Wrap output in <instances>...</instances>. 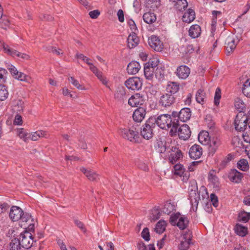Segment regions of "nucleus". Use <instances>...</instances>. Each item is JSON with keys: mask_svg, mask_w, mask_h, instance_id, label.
<instances>
[{"mask_svg": "<svg viewBox=\"0 0 250 250\" xmlns=\"http://www.w3.org/2000/svg\"><path fill=\"white\" fill-rule=\"evenodd\" d=\"M237 168L243 171H247L249 169L248 162L245 159L240 160L237 162Z\"/></svg>", "mask_w": 250, "mask_h": 250, "instance_id": "obj_37", "label": "nucleus"}, {"mask_svg": "<svg viewBox=\"0 0 250 250\" xmlns=\"http://www.w3.org/2000/svg\"><path fill=\"white\" fill-rule=\"evenodd\" d=\"M202 148L198 145H194L189 149V155L193 159H197L200 158L202 155Z\"/></svg>", "mask_w": 250, "mask_h": 250, "instance_id": "obj_15", "label": "nucleus"}, {"mask_svg": "<svg viewBox=\"0 0 250 250\" xmlns=\"http://www.w3.org/2000/svg\"><path fill=\"white\" fill-rule=\"evenodd\" d=\"M145 4L147 8L154 9L159 5L160 2L158 0H145Z\"/></svg>", "mask_w": 250, "mask_h": 250, "instance_id": "obj_46", "label": "nucleus"}, {"mask_svg": "<svg viewBox=\"0 0 250 250\" xmlns=\"http://www.w3.org/2000/svg\"><path fill=\"white\" fill-rule=\"evenodd\" d=\"M195 14L194 11L191 9H189L184 14L182 17V20L184 22L190 23L195 19Z\"/></svg>", "mask_w": 250, "mask_h": 250, "instance_id": "obj_29", "label": "nucleus"}, {"mask_svg": "<svg viewBox=\"0 0 250 250\" xmlns=\"http://www.w3.org/2000/svg\"><path fill=\"white\" fill-rule=\"evenodd\" d=\"M80 170L90 181H96L97 179H99L98 175L94 171L87 169L84 167L81 168Z\"/></svg>", "mask_w": 250, "mask_h": 250, "instance_id": "obj_27", "label": "nucleus"}, {"mask_svg": "<svg viewBox=\"0 0 250 250\" xmlns=\"http://www.w3.org/2000/svg\"><path fill=\"white\" fill-rule=\"evenodd\" d=\"M176 210V206L174 203L167 202L165 204L162 211L164 213L169 215L173 211Z\"/></svg>", "mask_w": 250, "mask_h": 250, "instance_id": "obj_34", "label": "nucleus"}, {"mask_svg": "<svg viewBox=\"0 0 250 250\" xmlns=\"http://www.w3.org/2000/svg\"><path fill=\"white\" fill-rule=\"evenodd\" d=\"M179 90V84L176 82H168L166 91L167 93L172 94L174 95V94L177 93Z\"/></svg>", "mask_w": 250, "mask_h": 250, "instance_id": "obj_26", "label": "nucleus"}, {"mask_svg": "<svg viewBox=\"0 0 250 250\" xmlns=\"http://www.w3.org/2000/svg\"><path fill=\"white\" fill-rule=\"evenodd\" d=\"M239 42L237 36L234 34L229 35L226 40L225 44L226 50L228 53L232 52Z\"/></svg>", "mask_w": 250, "mask_h": 250, "instance_id": "obj_10", "label": "nucleus"}, {"mask_svg": "<svg viewBox=\"0 0 250 250\" xmlns=\"http://www.w3.org/2000/svg\"><path fill=\"white\" fill-rule=\"evenodd\" d=\"M0 19V24L1 27L6 29L9 25V20L6 16L2 17Z\"/></svg>", "mask_w": 250, "mask_h": 250, "instance_id": "obj_54", "label": "nucleus"}, {"mask_svg": "<svg viewBox=\"0 0 250 250\" xmlns=\"http://www.w3.org/2000/svg\"><path fill=\"white\" fill-rule=\"evenodd\" d=\"M125 84L128 89L135 90L141 88L142 83L139 78L133 77L126 80Z\"/></svg>", "mask_w": 250, "mask_h": 250, "instance_id": "obj_12", "label": "nucleus"}, {"mask_svg": "<svg viewBox=\"0 0 250 250\" xmlns=\"http://www.w3.org/2000/svg\"><path fill=\"white\" fill-rule=\"evenodd\" d=\"M137 167L139 169L145 171H147L149 169L147 164L142 161H140L138 162Z\"/></svg>", "mask_w": 250, "mask_h": 250, "instance_id": "obj_62", "label": "nucleus"}, {"mask_svg": "<svg viewBox=\"0 0 250 250\" xmlns=\"http://www.w3.org/2000/svg\"><path fill=\"white\" fill-rule=\"evenodd\" d=\"M178 121H173L172 126L170 131L171 136L176 135L177 133L180 139L184 140L188 139L191 135V131L188 125L183 124L178 128Z\"/></svg>", "mask_w": 250, "mask_h": 250, "instance_id": "obj_2", "label": "nucleus"}, {"mask_svg": "<svg viewBox=\"0 0 250 250\" xmlns=\"http://www.w3.org/2000/svg\"><path fill=\"white\" fill-rule=\"evenodd\" d=\"M213 172H210L208 174V179L209 181L212 183L214 187H218L219 184L218 178L214 175Z\"/></svg>", "mask_w": 250, "mask_h": 250, "instance_id": "obj_45", "label": "nucleus"}, {"mask_svg": "<svg viewBox=\"0 0 250 250\" xmlns=\"http://www.w3.org/2000/svg\"><path fill=\"white\" fill-rule=\"evenodd\" d=\"M242 137L244 141L246 143L250 144V131H243Z\"/></svg>", "mask_w": 250, "mask_h": 250, "instance_id": "obj_63", "label": "nucleus"}, {"mask_svg": "<svg viewBox=\"0 0 250 250\" xmlns=\"http://www.w3.org/2000/svg\"><path fill=\"white\" fill-rule=\"evenodd\" d=\"M49 137V134L43 130H38L36 132H33L29 135V140L36 141L40 138H47Z\"/></svg>", "mask_w": 250, "mask_h": 250, "instance_id": "obj_22", "label": "nucleus"}, {"mask_svg": "<svg viewBox=\"0 0 250 250\" xmlns=\"http://www.w3.org/2000/svg\"><path fill=\"white\" fill-rule=\"evenodd\" d=\"M4 51L6 53L12 57L17 56V54L18 53L17 51L8 46L4 47Z\"/></svg>", "mask_w": 250, "mask_h": 250, "instance_id": "obj_57", "label": "nucleus"}, {"mask_svg": "<svg viewBox=\"0 0 250 250\" xmlns=\"http://www.w3.org/2000/svg\"><path fill=\"white\" fill-rule=\"evenodd\" d=\"M18 136L24 142H28L29 140V135L23 128L18 129L17 131Z\"/></svg>", "mask_w": 250, "mask_h": 250, "instance_id": "obj_39", "label": "nucleus"}, {"mask_svg": "<svg viewBox=\"0 0 250 250\" xmlns=\"http://www.w3.org/2000/svg\"><path fill=\"white\" fill-rule=\"evenodd\" d=\"M242 91L245 96L250 98V79L245 82Z\"/></svg>", "mask_w": 250, "mask_h": 250, "instance_id": "obj_47", "label": "nucleus"}, {"mask_svg": "<svg viewBox=\"0 0 250 250\" xmlns=\"http://www.w3.org/2000/svg\"><path fill=\"white\" fill-rule=\"evenodd\" d=\"M40 18L41 20L43 21H52L54 19L53 17L50 15L47 14H42L41 15Z\"/></svg>", "mask_w": 250, "mask_h": 250, "instance_id": "obj_64", "label": "nucleus"}, {"mask_svg": "<svg viewBox=\"0 0 250 250\" xmlns=\"http://www.w3.org/2000/svg\"><path fill=\"white\" fill-rule=\"evenodd\" d=\"M148 42L150 47L156 51L161 52L164 48L163 42L156 36L152 35L149 38Z\"/></svg>", "mask_w": 250, "mask_h": 250, "instance_id": "obj_13", "label": "nucleus"}, {"mask_svg": "<svg viewBox=\"0 0 250 250\" xmlns=\"http://www.w3.org/2000/svg\"><path fill=\"white\" fill-rule=\"evenodd\" d=\"M175 3V8L179 11L184 10L188 6L186 0H177Z\"/></svg>", "mask_w": 250, "mask_h": 250, "instance_id": "obj_44", "label": "nucleus"}, {"mask_svg": "<svg viewBox=\"0 0 250 250\" xmlns=\"http://www.w3.org/2000/svg\"><path fill=\"white\" fill-rule=\"evenodd\" d=\"M201 32V27L197 24L192 25L188 31L189 35L193 39L198 38L200 35Z\"/></svg>", "mask_w": 250, "mask_h": 250, "instance_id": "obj_30", "label": "nucleus"}, {"mask_svg": "<svg viewBox=\"0 0 250 250\" xmlns=\"http://www.w3.org/2000/svg\"><path fill=\"white\" fill-rule=\"evenodd\" d=\"M239 220L244 222H248L250 219V213H247L245 211H241L238 215Z\"/></svg>", "mask_w": 250, "mask_h": 250, "instance_id": "obj_50", "label": "nucleus"}, {"mask_svg": "<svg viewBox=\"0 0 250 250\" xmlns=\"http://www.w3.org/2000/svg\"><path fill=\"white\" fill-rule=\"evenodd\" d=\"M167 223L163 220H160L157 224L155 228L156 232L158 233H162L166 229Z\"/></svg>", "mask_w": 250, "mask_h": 250, "instance_id": "obj_38", "label": "nucleus"}, {"mask_svg": "<svg viewBox=\"0 0 250 250\" xmlns=\"http://www.w3.org/2000/svg\"><path fill=\"white\" fill-rule=\"evenodd\" d=\"M154 69L149 67V64L144 65V75L147 80H151L153 77Z\"/></svg>", "mask_w": 250, "mask_h": 250, "instance_id": "obj_36", "label": "nucleus"}, {"mask_svg": "<svg viewBox=\"0 0 250 250\" xmlns=\"http://www.w3.org/2000/svg\"><path fill=\"white\" fill-rule=\"evenodd\" d=\"M7 73L5 69L0 67V85H3L6 82Z\"/></svg>", "mask_w": 250, "mask_h": 250, "instance_id": "obj_48", "label": "nucleus"}, {"mask_svg": "<svg viewBox=\"0 0 250 250\" xmlns=\"http://www.w3.org/2000/svg\"><path fill=\"white\" fill-rule=\"evenodd\" d=\"M249 120L243 113L238 114L234 120V125L236 130L241 132L246 130Z\"/></svg>", "mask_w": 250, "mask_h": 250, "instance_id": "obj_5", "label": "nucleus"}, {"mask_svg": "<svg viewBox=\"0 0 250 250\" xmlns=\"http://www.w3.org/2000/svg\"><path fill=\"white\" fill-rule=\"evenodd\" d=\"M190 117L191 111L189 108H182L179 112L178 118L183 122H185L188 120Z\"/></svg>", "mask_w": 250, "mask_h": 250, "instance_id": "obj_23", "label": "nucleus"}, {"mask_svg": "<svg viewBox=\"0 0 250 250\" xmlns=\"http://www.w3.org/2000/svg\"><path fill=\"white\" fill-rule=\"evenodd\" d=\"M168 159L170 163L174 164L182 158L183 154L181 151L176 147H174Z\"/></svg>", "mask_w": 250, "mask_h": 250, "instance_id": "obj_20", "label": "nucleus"}, {"mask_svg": "<svg viewBox=\"0 0 250 250\" xmlns=\"http://www.w3.org/2000/svg\"><path fill=\"white\" fill-rule=\"evenodd\" d=\"M125 95V90L123 87H119L115 94V97L118 100L123 99Z\"/></svg>", "mask_w": 250, "mask_h": 250, "instance_id": "obj_49", "label": "nucleus"}, {"mask_svg": "<svg viewBox=\"0 0 250 250\" xmlns=\"http://www.w3.org/2000/svg\"><path fill=\"white\" fill-rule=\"evenodd\" d=\"M174 174L180 177L183 176V180H188V175L185 172V169L183 165L176 164L174 166Z\"/></svg>", "mask_w": 250, "mask_h": 250, "instance_id": "obj_25", "label": "nucleus"}, {"mask_svg": "<svg viewBox=\"0 0 250 250\" xmlns=\"http://www.w3.org/2000/svg\"><path fill=\"white\" fill-rule=\"evenodd\" d=\"M243 177V174L235 169H231L228 175L230 181L236 183H240Z\"/></svg>", "mask_w": 250, "mask_h": 250, "instance_id": "obj_19", "label": "nucleus"}, {"mask_svg": "<svg viewBox=\"0 0 250 250\" xmlns=\"http://www.w3.org/2000/svg\"><path fill=\"white\" fill-rule=\"evenodd\" d=\"M210 138L209 133L206 131L200 132L198 135V140L203 145H208L210 142Z\"/></svg>", "mask_w": 250, "mask_h": 250, "instance_id": "obj_28", "label": "nucleus"}, {"mask_svg": "<svg viewBox=\"0 0 250 250\" xmlns=\"http://www.w3.org/2000/svg\"><path fill=\"white\" fill-rule=\"evenodd\" d=\"M212 15L213 16V18L211 21V26L212 29H213V28L214 27L216 24L217 17H220L221 15V12L220 11L214 10L212 12Z\"/></svg>", "mask_w": 250, "mask_h": 250, "instance_id": "obj_53", "label": "nucleus"}, {"mask_svg": "<svg viewBox=\"0 0 250 250\" xmlns=\"http://www.w3.org/2000/svg\"><path fill=\"white\" fill-rule=\"evenodd\" d=\"M169 222L172 226H177L180 229L187 228L189 222L188 218L179 212L172 214L170 217Z\"/></svg>", "mask_w": 250, "mask_h": 250, "instance_id": "obj_3", "label": "nucleus"}, {"mask_svg": "<svg viewBox=\"0 0 250 250\" xmlns=\"http://www.w3.org/2000/svg\"><path fill=\"white\" fill-rule=\"evenodd\" d=\"M19 241L22 248L27 250L33 246L34 242H35L31 234L27 231L21 233Z\"/></svg>", "mask_w": 250, "mask_h": 250, "instance_id": "obj_7", "label": "nucleus"}, {"mask_svg": "<svg viewBox=\"0 0 250 250\" xmlns=\"http://www.w3.org/2000/svg\"><path fill=\"white\" fill-rule=\"evenodd\" d=\"M146 115V109L142 107H139L135 110L132 117L135 122L140 123L145 118Z\"/></svg>", "mask_w": 250, "mask_h": 250, "instance_id": "obj_16", "label": "nucleus"}, {"mask_svg": "<svg viewBox=\"0 0 250 250\" xmlns=\"http://www.w3.org/2000/svg\"><path fill=\"white\" fill-rule=\"evenodd\" d=\"M153 121L152 119H148L141 128V135L145 139L149 140L153 136V128L155 126Z\"/></svg>", "mask_w": 250, "mask_h": 250, "instance_id": "obj_6", "label": "nucleus"}, {"mask_svg": "<svg viewBox=\"0 0 250 250\" xmlns=\"http://www.w3.org/2000/svg\"><path fill=\"white\" fill-rule=\"evenodd\" d=\"M190 73V70L188 67L183 65L179 66L176 70V75L179 78L186 79L188 77Z\"/></svg>", "mask_w": 250, "mask_h": 250, "instance_id": "obj_18", "label": "nucleus"}, {"mask_svg": "<svg viewBox=\"0 0 250 250\" xmlns=\"http://www.w3.org/2000/svg\"><path fill=\"white\" fill-rule=\"evenodd\" d=\"M9 217L13 221L21 220V226L24 229L28 227L29 230H34V225L30 224L27 225L26 223L31 220V216L28 213H24L22 209L17 206H12L9 212Z\"/></svg>", "mask_w": 250, "mask_h": 250, "instance_id": "obj_1", "label": "nucleus"}, {"mask_svg": "<svg viewBox=\"0 0 250 250\" xmlns=\"http://www.w3.org/2000/svg\"><path fill=\"white\" fill-rule=\"evenodd\" d=\"M160 217V213L158 209L154 208L151 210V215L150 218L152 220H156L158 219Z\"/></svg>", "mask_w": 250, "mask_h": 250, "instance_id": "obj_56", "label": "nucleus"}, {"mask_svg": "<svg viewBox=\"0 0 250 250\" xmlns=\"http://www.w3.org/2000/svg\"><path fill=\"white\" fill-rule=\"evenodd\" d=\"M7 69L15 79L27 83L30 82L31 80V77L22 72L18 71L14 66L12 65H9Z\"/></svg>", "mask_w": 250, "mask_h": 250, "instance_id": "obj_9", "label": "nucleus"}, {"mask_svg": "<svg viewBox=\"0 0 250 250\" xmlns=\"http://www.w3.org/2000/svg\"><path fill=\"white\" fill-rule=\"evenodd\" d=\"M192 235V233L190 230L186 231L181 236V240L185 242H191V240Z\"/></svg>", "mask_w": 250, "mask_h": 250, "instance_id": "obj_51", "label": "nucleus"}, {"mask_svg": "<svg viewBox=\"0 0 250 250\" xmlns=\"http://www.w3.org/2000/svg\"><path fill=\"white\" fill-rule=\"evenodd\" d=\"M234 107L240 113H243L246 105L243 101L240 98H236L234 100Z\"/></svg>", "mask_w": 250, "mask_h": 250, "instance_id": "obj_35", "label": "nucleus"}, {"mask_svg": "<svg viewBox=\"0 0 250 250\" xmlns=\"http://www.w3.org/2000/svg\"><path fill=\"white\" fill-rule=\"evenodd\" d=\"M175 101V98L172 94L165 93L163 94L160 98V104L165 107H167L173 104Z\"/></svg>", "mask_w": 250, "mask_h": 250, "instance_id": "obj_14", "label": "nucleus"}, {"mask_svg": "<svg viewBox=\"0 0 250 250\" xmlns=\"http://www.w3.org/2000/svg\"><path fill=\"white\" fill-rule=\"evenodd\" d=\"M145 101L144 95L141 93H136L128 99V104L131 107H138L143 105Z\"/></svg>", "mask_w": 250, "mask_h": 250, "instance_id": "obj_11", "label": "nucleus"}, {"mask_svg": "<svg viewBox=\"0 0 250 250\" xmlns=\"http://www.w3.org/2000/svg\"><path fill=\"white\" fill-rule=\"evenodd\" d=\"M22 249L19 239H13L10 243V250H21Z\"/></svg>", "mask_w": 250, "mask_h": 250, "instance_id": "obj_40", "label": "nucleus"}, {"mask_svg": "<svg viewBox=\"0 0 250 250\" xmlns=\"http://www.w3.org/2000/svg\"><path fill=\"white\" fill-rule=\"evenodd\" d=\"M141 68L139 63L136 61L130 62L127 65V71L130 74H136Z\"/></svg>", "mask_w": 250, "mask_h": 250, "instance_id": "obj_24", "label": "nucleus"}, {"mask_svg": "<svg viewBox=\"0 0 250 250\" xmlns=\"http://www.w3.org/2000/svg\"><path fill=\"white\" fill-rule=\"evenodd\" d=\"M235 232L240 236H245L248 232V228L242 225L237 224L234 227Z\"/></svg>", "mask_w": 250, "mask_h": 250, "instance_id": "obj_32", "label": "nucleus"}, {"mask_svg": "<svg viewBox=\"0 0 250 250\" xmlns=\"http://www.w3.org/2000/svg\"><path fill=\"white\" fill-rule=\"evenodd\" d=\"M159 63V59L157 58H153L152 59H150L149 61L146 63L145 64L148 65V64H149V67L155 69V67H156L158 64Z\"/></svg>", "mask_w": 250, "mask_h": 250, "instance_id": "obj_52", "label": "nucleus"}, {"mask_svg": "<svg viewBox=\"0 0 250 250\" xmlns=\"http://www.w3.org/2000/svg\"><path fill=\"white\" fill-rule=\"evenodd\" d=\"M195 98L198 103L203 104L205 98V93L204 90L201 89H198L196 92Z\"/></svg>", "mask_w": 250, "mask_h": 250, "instance_id": "obj_42", "label": "nucleus"}, {"mask_svg": "<svg viewBox=\"0 0 250 250\" xmlns=\"http://www.w3.org/2000/svg\"><path fill=\"white\" fill-rule=\"evenodd\" d=\"M208 145L209 153L214 154L220 145V140L216 137L213 138L211 140H210V142Z\"/></svg>", "mask_w": 250, "mask_h": 250, "instance_id": "obj_31", "label": "nucleus"}, {"mask_svg": "<svg viewBox=\"0 0 250 250\" xmlns=\"http://www.w3.org/2000/svg\"><path fill=\"white\" fill-rule=\"evenodd\" d=\"M149 119H152L153 124L156 123L162 129H167L172 126V119L170 115L168 114H162L157 118L153 117Z\"/></svg>", "mask_w": 250, "mask_h": 250, "instance_id": "obj_4", "label": "nucleus"}, {"mask_svg": "<svg viewBox=\"0 0 250 250\" xmlns=\"http://www.w3.org/2000/svg\"><path fill=\"white\" fill-rule=\"evenodd\" d=\"M191 242H185L183 240L181 241L179 246L180 250H188L189 247Z\"/></svg>", "mask_w": 250, "mask_h": 250, "instance_id": "obj_61", "label": "nucleus"}, {"mask_svg": "<svg viewBox=\"0 0 250 250\" xmlns=\"http://www.w3.org/2000/svg\"><path fill=\"white\" fill-rule=\"evenodd\" d=\"M68 80L77 89L81 90H86V88L84 87V86L81 84L79 81L74 77H69Z\"/></svg>", "mask_w": 250, "mask_h": 250, "instance_id": "obj_43", "label": "nucleus"}, {"mask_svg": "<svg viewBox=\"0 0 250 250\" xmlns=\"http://www.w3.org/2000/svg\"><path fill=\"white\" fill-rule=\"evenodd\" d=\"M24 108V102L20 99L14 100L12 102L11 109L13 112L21 113Z\"/></svg>", "mask_w": 250, "mask_h": 250, "instance_id": "obj_17", "label": "nucleus"}, {"mask_svg": "<svg viewBox=\"0 0 250 250\" xmlns=\"http://www.w3.org/2000/svg\"><path fill=\"white\" fill-rule=\"evenodd\" d=\"M76 57L78 59H81L85 63H86L88 65H89L91 62H90V59L85 56L83 54L77 53L76 55Z\"/></svg>", "mask_w": 250, "mask_h": 250, "instance_id": "obj_59", "label": "nucleus"}, {"mask_svg": "<svg viewBox=\"0 0 250 250\" xmlns=\"http://www.w3.org/2000/svg\"><path fill=\"white\" fill-rule=\"evenodd\" d=\"M121 135L125 139L131 142L138 141L139 134L135 128H123L121 130Z\"/></svg>", "mask_w": 250, "mask_h": 250, "instance_id": "obj_8", "label": "nucleus"}, {"mask_svg": "<svg viewBox=\"0 0 250 250\" xmlns=\"http://www.w3.org/2000/svg\"><path fill=\"white\" fill-rule=\"evenodd\" d=\"M127 41L128 47L130 48H133L138 44L139 39L137 37L136 33L133 32L128 36Z\"/></svg>", "mask_w": 250, "mask_h": 250, "instance_id": "obj_21", "label": "nucleus"}, {"mask_svg": "<svg viewBox=\"0 0 250 250\" xmlns=\"http://www.w3.org/2000/svg\"><path fill=\"white\" fill-rule=\"evenodd\" d=\"M221 98V90L220 88H217L215 91L214 102L216 105L219 104V100Z\"/></svg>", "mask_w": 250, "mask_h": 250, "instance_id": "obj_58", "label": "nucleus"}, {"mask_svg": "<svg viewBox=\"0 0 250 250\" xmlns=\"http://www.w3.org/2000/svg\"><path fill=\"white\" fill-rule=\"evenodd\" d=\"M142 237L146 241H148L150 239V235L149 230L147 228H146L143 229L142 233H141Z\"/></svg>", "mask_w": 250, "mask_h": 250, "instance_id": "obj_60", "label": "nucleus"}, {"mask_svg": "<svg viewBox=\"0 0 250 250\" xmlns=\"http://www.w3.org/2000/svg\"><path fill=\"white\" fill-rule=\"evenodd\" d=\"M143 20L145 22L148 24H152L156 20L155 14L151 12L145 13L143 15Z\"/></svg>", "mask_w": 250, "mask_h": 250, "instance_id": "obj_33", "label": "nucleus"}, {"mask_svg": "<svg viewBox=\"0 0 250 250\" xmlns=\"http://www.w3.org/2000/svg\"><path fill=\"white\" fill-rule=\"evenodd\" d=\"M9 93L4 85H0V101L5 100L8 97Z\"/></svg>", "mask_w": 250, "mask_h": 250, "instance_id": "obj_41", "label": "nucleus"}, {"mask_svg": "<svg viewBox=\"0 0 250 250\" xmlns=\"http://www.w3.org/2000/svg\"><path fill=\"white\" fill-rule=\"evenodd\" d=\"M88 65L89 66L90 70L96 76L97 78L101 77V74L102 73L98 70L96 66L91 62Z\"/></svg>", "mask_w": 250, "mask_h": 250, "instance_id": "obj_55", "label": "nucleus"}]
</instances>
